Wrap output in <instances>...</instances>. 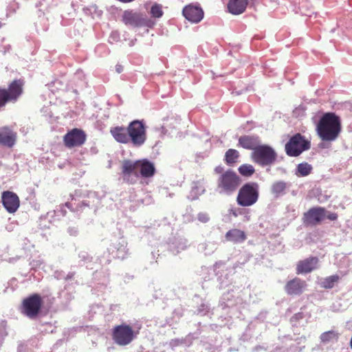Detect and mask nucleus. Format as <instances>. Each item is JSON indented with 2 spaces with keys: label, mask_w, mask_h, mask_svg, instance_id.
I'll use <instances>...</instances> for the list:
<instances>
[{
  "label": "nucleus",
  "mask_w": 352,
  "mask_h": 352,
  "mask_svg": "<svg viewBox=\"0 0 352 352\" xmlns=\"http://www.w3.org/2000/svg\"><path fill=\"white\" fill-rule=\"evenodd\" d=\"M164 12L160 4L155 3L151 8V14L154 18H160L162 16Z\"/></svg>",
  "instance_id": "nucleus-35"
},
{
  "label": "nucleus",
  "mask_w": 352,
  "mask_h": 352,
  "mask_svg": "<svg viewBox=\"0 0 352 352\" xmlns=\"http://www.w3.org/2000/svg\"><path fill=\"white\" fill-rule=\"evenodd\" d=\"M97 7L96 6H91L89 7H85L83 8V12L87 14H93V12H96Z\"/></svg>",
  "instance_id": "nucleus-44"
},
{
  "label": "nucleus",
  "mask_w": 352,
  "mask_h": 352,
  "mask_svg": "<svg viewBox=\"0 0 352 352\" xmlns=\"http://www.w3.org/2000/svg\"><path fill=\"white\" fill-rule=\"evenodd\" d=\"M11 46L10 45H2L0 44V52L6 54L10 51Z\"/></svg>",
  "instance_id": "nucleus-46"
},
{
  "label": "nucleus",
  "mask_w": 352,
  "mask_h": 352,
  "mask_svg": "<svg viewBox=\"0 0 352 352\" xmlns=\"http://www.w3.org/2000/svg\"><path fill=\"white\" fill-rule=\"evenodd\" d=\"M340 280V276L337 274L327 276L320 283V286L324 289H331Z\"/></svg>",
  "instance_id": "nucleus-27"
},
{
  "label": "nucleus",
  "mask_w": 352,
  "mask_h": 352,
  "mask_svg": "<svg viewBox=\"0 0 352 352\" xmlns=\"http://www.w3.org/2000/svg\"><path fill=\"white\" fill-rule=\"evenodd\" d=\"M259 145V140L258 137L254 135H242L239 138L238 146L243 148L254 151Z\"/></svg>",
  "instance_id": "nucleus-24"
},
{
  "label": "nucleus",
  "mask_w": 352,
  "mask_h": 352,
  "mask_svg": "<svg viewBox=\"0 0 352 352\" xmlns=\"http://www.w3.org/2000/svg\"><path fill=\"white\" fill-rule=\"evenodd\" d=\"M122 21L129 26L133 28H153L155 24V20L147 17L140 12H135L133 10H126L122 15Z\"/></svg>",
  "instance_id": "nucleus-6"
},
{
  "label": "nucleus",
  "mask_w": 352,
  "mask_h": 352,
  "mask_svg": "<svg viewBox=\"0 0 352 352\" xmlns=\"http://www.w3.org/2000/svg\"><path fill=\"white\" fill-rule=\"evenodd\" d=\"M310 147V142L300 133H296L287 142L285 149L288 156L297 157L303 151L309 150Z\"/></svg>",
  "instance_id": "nucleus-8"
},
{
  "label": "nucleus",
  "mask_w": 352,
  "mask_h": 352,
  "mask_svg": "<svg viewBox=\"0 0 352 352\" xmlns=\"http://www.w3.org/2000/svg\"><path fill=\"white\" fill-rule=\"evenodd\" d=\"M214 173L219 175L217 180V188L219 193L230 195L240 186L242 179L233 170H224L221 165L217 166L214 168Z\"/></svg>",
  "instance_id": "nucleus-2"
},
{
  "label": "nucleus",
  "mask_w": 352,
  "mask_h": 352,
  "mask_svg": "<svg viewBox=\"0 0 352 352\" xmlns=\"http://www.w3.org/2000/svg\"><path fill=\"white\" fill-rule=\"evenodd\" d=\"M240 157L239 152L234 148H229L224 155V162L228 166H233L238 162Z\"/></svg>",
  "instance_id": "nucleus-26"
},
{
  "label": "nucleus",
  "mask_w": 352,
  "mask_h": 352,
  "mask_svg": "<svg viewBox=\"0 0 352 352\" xmlns=\"http://www.w3.org/2000/svg\"><path fill=\"white\" fill-rule=\"evenodd\" d=\"M248 4V0H229L227 4L228 12L234 15L243 13Z\"/></svg>",
  "instance_id": "nucleus-23"
},
{
  "label": "nucleus",
  "mask_w": 352,
  "mask_h": 352,
  "mask_svg": "<svg viewBox=\"0 0 352 352\" xmlns=\"http://www.w3.org/2000/svg\"><path fill=\"white\" fill-rule=\"evenodd\" d=\"M250 157L255 164L263 167L268 166H272L276 161L277 153L270 146L259 144L251 153Z\"/></svg>",
  "instance_id": "nucleus-5"
},
{
  "label": "nucleus",
  "mask_w": 352,
  "mask_h": 352,
  "mask_svg": "<svg viewBox=\"0 0 352 352\" xmlns=\"http://www.w3.org/2000/svg\"><path fill=\"white\" fill-rule=\"evenodd\" d=\"M325 217V208L322 207L311 208L304 213L302 221L305 226H316L324 220Z\"/></svg>",
  "instance_id": "nucleus-14"
},
{
  "label": "nucleus",
  "mask_w": 352,
  "mask_h": 352,
  "mask_svg": "<svg viewBox=\"0 0 352 352\" xmlns=\"http://www.w3.org/2000/svg\"><path fill=\"white\" fill-rule=\"evenodd\" d=\"M287 188V184L283 181H278L274 182L272 186V192L276 195L283 193Z\"/></svg>",
  "instance_id": "nucleus-31"
},
{
  "label": "nucleus",
  "mask_w": 352,
  "mask_h": 352,
  "mask_svg": "<svg viewBox=\"0 0 352 352\" xmlns=\"http://www.w3.org/2000/svg\"><path fill=\"white\" fill-rule=\"evenodd\" d=\"M312 166L307 162L300 163L297 166L296 175L299 177H305L311 173Z\"/></svg>",
  "instance_id": "nucleus-28"
},
{
  "label": "nucleus",
  "mask_w": 352,
  "mask_h": 352,
  "mask_svg": "<svg viewBox=\"0 0 352 352\" xmlns=\"http://www.w3.org/2000/svg\"><path fill=\"white\" fill-rule=\"evenodd\" d=\"M115 69H116V72L118 73V74H120L123 72V66L120 64H117L115 67Z\"/></svg>",
  "instance_id": "nucleus-48"
},
{
  "label": "nucleus",
  "mask_w": 352,
  "mask_h": 352,
  "mask_svg": "<svg viewBox=\"0 0 352 352\" xmlns=\"http://www.w3.org/2000/svg\"><path fill=\"white\" fill-rule=\"evenodd\" d=\"M102 14V11H100V13L98 14V16H100Z\"/></svg>",
  "instance_id": "nucleus-50"
},
{
  "label": "nucleus",
  "mask_w": 352,
  "mask_h": 352,
  "mask_svg": "<svg viewBox=\"0 0 352 352\" xmlns=\"http://www.w3.org/2000/svg\"><path fill=\"white\" fill-rule=\"evenodd\" d=\"M319 259L316 256H310L303 260H300L296 265V274H308L317 269Z\"/></svg>",
  "instance_id": "nucleus-17"
},
{
  "label": "nucleus",
  "mask_w": 352,
  "mask_h": 352,
  "mask_svg": "<svg viewBox=\"0 0 352 352\" xmlns=\"http://www.w3.org/2000/svg\"><path fill=\"white\" fill-rule=\"evenodd\" d=\"M182 15L191 23H198L203 19L204 12L199 3H191L183 8Z\"/></svg>",
  "instance_id": "nucleus-13"
},
{
  "label": "nucleus",
  "mask_w": 352,
  "mask_h": 352,
  "mask_svg": "<svg viewBox=\"0 0 352 352\" xmlns=\"http://www.w3.org/2000/svg\"><path fill=\"white\" fill-rule=\"evenodd\" d=\"M307 287L305 280L295 277L286 282L284 289L288 296H300L307 289Z\"/></svg>",
  "instance_id": "nucleus-15"
},
{
  "label": "nucleus",
  "mask_w": 352,
  "mask_h": 352,
  "mask_svg": "<svg viewBox=\"0 0 352 352\" xmlns=\"http://www.w3.org/2000/svg\"><path fill=\"white\" fill-rule=\"evenodd\" d=\"M72 82L74 86L72 88L76 94H78V89H82L88 86L86 75L82 69H78L76 71Z\"/></svg>",
  "instance_id": "nucleus-22"
},
{
  "label": "nucleus",
  "mask_w": 352,
  "mask_h": 352,
  "mask_svg": "<svg viewBox=\"0 0 352 352\" xmlns=\"http://www.w3.org/2000/svg\"><path fill=\"white\" fill-rule=\"evenodd\" d=\"M120 41V34L118 30H113L109 36L108 42L110 44H115Z\"/></svg>",
  "instance_id": "nucleus-39"
},
{
  "label": "nucleus",
  "mask_w": 352,
  "mask_h": 352,
  "mask_svg": "<svg viewBox=\"0 0 352 352\" xmlns=\"http://www.w3.org/2000/svg\"><path fill=\"white\" fill-rule=\"evenodd\" d=\"M24 80L22 78L14 79L8 85L7 93L8 94L12 102H15L19 96L23 94V87L24 85Z\"/></svg>",
  "instance_id": "nucleus-19"
},
{
  "label": "nucleus",
  "mask_w": 352,
  "mask_h": 352,
  "mask_svg": "<svg viewBox=\"0 0 352 352\" xmlns=\"http://www.w3.org/2000/svg\"><path fill=\"white\" fill-rule=\"evenodd\" d=\"M19 4L15 0H12L6 8V15L10 16L16 12V11L19 9Z\"/></svg>",
  "instance_id": "nucleus-38"
},
{
  "label": "nucleus",
  "mask_w": 352,
  "mask_h": 352,
  "mask_svg": "<svg viewBox=\"0 0 352 352\" xmlns=\"http://www.w3.org/2000/svg\"><path fill=\"white\" fill-rule=\"evenodd\" d=\"M1 202L9 213H14L20 206V200L18 195L9 190H6L2 192Z\"/></svg>",
  "instance_id": "nucleus-16"
},
{
  "label": "nucleus",
  "mask_w": 352,
  "mask_h": 352,
  "mask_svg": "<svg viewBox=\"0 0 352 352\" xmlns=\"http://www.w3.org/2000/svg\"><path fill=\"white\" fill-rule=\"evenodd\" d=\"M45 0H38L35 4V7L38 8L41 14H44L45 11L47 10L48 6L45 3Z\"/></svg>",
  "instance_id": "nucleus-40"
},
{
  "label": "nucleus",
  "mask_w": 352,
  "mask_h": 352,
  "mask_svg": "<svg viewBox=\"0 0 352 352\" xmlns=\"http://www.w3.org/2000/svg\"><path fill=\"white\" fill-rule=\"evenodd\" d=\"M135 337V333L132 327L126 324L117 325L112 330V338L120 346L130 344Z\"/></svg>",
  "instance_id": "nucleus-10"
},
{
  "label": "nucleus",
  "mask_w": 352,
  "mask_h": 352,
  "mask_svg": "<svg viewBox=\"0 0 352 352\" xmlns=\"http://www.w3.org/2000/svg\"><path fill=\"white\" fill-rule=\"evenodd\" d=\"M248 101L250 102H258L261 101V98L256 94H251L248 97Z\"/></svg>",
  "instance_id": "nucleus-45"
},
{
  "label": "nucleus",
  "mask_w": 352,
  "mask_h": 352,
  "mask_svg": "<svg viewBox=\"0 0 352 352\" xmlns=\"http://www.w3.org/2000/svg\"><path fill=\"white\" fill-rule=\"evenodd\" d=\"M317 131L322 140H335L341 131L340 118L333 113L324 114L318 124Z\"/></svg>",
  "instance_id": "nucleus-3"
},
{
  "label": "nucleus",
  "mask_w": 352,
  "mask_h": 352,
  "mask_svg": "<svg viewBox=\"0 0 352 352\" xmlns=\"http://www.w3.org/2000/svg\"><path fill=\"white\" fill-rule=\"evenodd\" d=\"M338 338L339 333L333 330L325 331L320 336V339L322 343H328L333 340H338Z\"/></svg>",
  "instance_id": "nucleus-29"
},
{
  "label": "nucleus",
  "mask_w": 352,
  "mask_h": 352,
  "mask_svg": "<svg viewBox=\"0 0 352 352\" xmlns=\"http://www.w3.org/2000/svg\"><path fill=\"white\" fill-rule=\"evenodd\" d=\"M151 91L155 94H157L159 91V87L154 80L148 82L143 89V93L145 95Z\"/></svg>",
  "instance_id": "nucleus-36"
},
{
  "label": "nucleus",
  "mask_w": 352,
  "mask_h": 352,
  "mask_svg": "<svg viewBox=\"0 0 352 352\" xmlns=\"http://www.w3.org/2000/svg\"><path fill=\"white\" fill-rule=\"evenodd\" d=\"M221 96L222 92L220 89L215 87L209 89L205 95V106L212 109L219 102Z\"/></svg>",
  "instance_id": "nucleus-21"
},
{
  "label": "nucleus",
  "mask_w": 352,
  "mask_h": 352,
  "mask_svg": "<svg viewBox=\"0 0 352 352\" xmlns=\"http://www.w3.org/2000/svg\"><path fill=\"white\" fill-rule=\"evenodd\" d=\"M226 87L231 91V94L235 96L241 95L248 90L246 87L237 89L233 82H226Z\"/></svg>",
  "instance_id": "nucleus-33"
},
{
  "label": "nucleus",
  "mask_w": 352,
  "mask_h": 352,
  "mask_svg": "<svg viewBox=\"0 0 352 352\" xmlns=\"http://www.w3.org/2000/svg\"><path fill=\"white\" fill-rule=\"evenodd\" d=\"M238 171L241 175L249 177L255 173V169L251 164H243L238 168Z\"/></svg>",
  "instance_id": "nucleus-30"
},
{
  "label": "nucleus",
  "mask_w": 352,
  "mask_h": 352,
  "mask_svg": "<svg viewBox=\"0 0 352 352\" xmlns=\"http://www.w3.org/2000/svg\"><path fill=\"white\" fill-rule=\"evenodd\" d=\"M318 102V100L316 99H305L303 98L302 102L294 110H306L307 109V105L310 104H316Z\"/></svg>",
  "instance_id": "nucleus-37"
},
{
  "label": "nucleus",
  "mask_w": 352,
  "mask_h": 352,
  "mask_svg": "<svg viewBox=\"0 0 352 352\" xmlns=\"http://www.w3.org/2000/svg\"><path fill=\"white\" fill-rule=\"evenodd\" d=\"M226 239L234 243H241L246 239V234L243 231L234 228L226 232Z\"/></svg>",
  "instance_id": "nucleus-25"
},
{
  "label": "nucleus",
  "mask_w": 352,
  "mask_h": 352,
  "mask_svg": "<svg viewBox=\"0 0 352 352\" xmlns=\"http://www.w3.org/2000/svg\"><path fill=\"white\" fill-rule=\"evenodd\" d=\"M86 140L85 132L78 128L68 131L63 138V144L67 148L80 147L85 143Z\"/></svg>",
  "instance_id": "nucleus-11"
},
{
  "label": "nucleus",
  "mask_w": 352,
  "mask_h": 352,
  "mask_svg": "<svg viewBox=\"0 0 352 352\" xmlns=\"http://www.w3.org/2000/svg\"><path fill=\"white\" fill-rule=\"evenodd\" d=\"M197 219L201 223H207L210 220L209 215L205 212H199L197 214Z\"/></svg>",
  "instance_id": "nucleus-43"
},
{
  "label": "nucleus",
  "mask_w": 352,
  "mask_h": 352,
  "mask_svg": "<svg viewBox=\"0 0 352 352\" xmlns=\"http://www.w3.org/2000/svg\"><path fill=\"white\" fill-rule=\"evenodd\" d=\"M94 52L95 54L99 57L105 56L110 54V50L109 47L104 43H100L97 45Z\"/></svg>",
  "instance_id": "nucleus-32"
},
{
  "label": "nucleus",
  "mask_w": 352,
  "mask_h": 352,
  "mask_svg": "<svg viewBox=\"0 0 352 352\" xmlns=\"http://www.w3.org/2000/svg\"><path fill=\"white\" fill-rule=\"evenodd\" d=\"M10 102H12V100L7 93L6 89L0 87V109Z\"/></svg>",
  "instance_id": "nucleus-34"
},
{
  "label": "nucleus",
  "mask_w": 352,
  "mask_h": 352,
  "mask_svg": "<svg viewBox=\"0 0 352 352\" xmlns=\"http://www.w3.org/2000/svg\"><path fill=\"white\" fill-rule=\"evenodd\" d=\"M62 65H56L54 80L47 84L53 93L69 91V80L67 78V71L60 69Z\"/></svg>",
  "instance_id": "nucleus-12"
},
{
  "label": "nucleus",
  "mask_w": 352,
  "mask_h": 352,
  "mask_svg": "<svg viewBox=\"0 0 352 352\" xmlns=\"http://www.w3.org/2000/svg\"><path fill=\"white\" fill-rule=\"evenodd\" d=\"M123 103V101L120 95L116 94L113 97L111 98L110 102L109 104H113L116 107H119Z\"/></svg>",
  "instance_id": "nucleus-41"
},
{
  "label": "nucleus",
  "mask_w": 352,
  "mask_h": 352,
  "mask_svg": "<svg viewBox=\"0 0 352 352\" xmlns=\"http://www.w3.org/2000/svg\"><path fill=\"white\" fill-rule=\"evenodd\" d=\"M325 218L331 220V221H335L338 219V214L335 212H329V214H326Z\"/></svg>",
  "instance_id": "nucleus-47"
},
{
  "label": "nucleus",
  "mask_w": 352,
  "mask_h": 352,
  "mask_svg": "<svg viewBox=\"0 0 352 352\" xmlns=\"http://www.w3.org/2000/svg\"><path fill=\"white\" fill-rule=\"evenodd\" d=\"M129 144L135 147L142 146L146 142V129L142 121L133 120L128 125Z\"/></svg>",
  "instance_id": "nucleus-7"
},
{
  "label": "nucleus",
  "mask_w": 352,
  "mask_h": 352,
  "mask_svg": "<svg viewBox=\"0 0 352 352\" xmlns=\"http://www.w3.org/2000/svg\"><path fill=\"white\" fill-rule=\"evenodd\" d=\"M156 170L153 162L147 159L135 161L124 160L122 162L121 175L124 182L134 184L138 178H151L155 174Z\"/></svg>",
  "instance_id": "nucleus-1"
},
{
  "label": "nucleus",
  "mask_w": 352,
  "mask_h": 352,
  "mask_svg": "<svg viewBox=\"0 0 352 352\" xmlns=\"http://www.w3.org/2000/svg\"><path fill=\"white\" fill-rule=\"evenodd\" d=\"M232 214L235 217H236L238 216V214L236 210L232 211Z\"/></svg>",
  "instance_id": "nucleus-49"
},
{
  "label": "nucleus",
  "mask_w": 352,
  "mask_h": 352,
  "mask_svg": "<svg viewBox=\"0 0 352 352\" xmlns=\"http://www.w3.org/2000/svg\"><path fill=\"white\" fill-rule=\"evenodd\" d=\"M110 133L115 140L121 144H129L128 126H117L110 129Z\"/></svg>",
  "instance_id": "nucleus-20"
},
{
  "label": "nucleus",
  "mask_w": 352,
  "mask_h": 352,
  "mask_svg": "<svg viewBox=\"0 0 352 352\" xmlns=\"http://www.w3.org/2000/svg\"><path fill=\"white\" fill-rule=\"evenodd\" d=\"M17 135L8 126L0 128V144L12 148L16 143Z\"/></svg>",
  "instance_id": "nucleus-18"
},
{
  "label": "nucleus",
  "mask_w": 352,
  "mask_h": 352,
  "mask_svg": "<svg viewBox=\"0 0 352 352\" xmlns=\"http://www.w3.org/2000/svg\"><path fill=\"white\" fill-rule=\"evenodd\" d=\"M259 197V186L256 182L243 184L239 190L236 196L237 204L242 207H249L255 204Z\"/></svg>",
  "instance_id": "nucleus-4"
},
{
  "label": "nucleus",
  "mask_w": 352,
  "mask_h": 352,
  "mask_svg": "<svg viewBox=\"0 0 352 352\" xmlns=\"http://www.w3.org/2000/svg\"><path fill=\"white\" fill-rule=\"evenodd\" d=\"M43 305L40 294H33L24 298L21 304V312L30 318H35L39 314Z\"/></svg>",
  "instance_id": "nucleus-9"
},
{
  "label": "nucleus",
  "mask_w": 352,
  "mask_h": 352,
  "mask_svg": "<svg viewBox=\"0 0 352 352\" xmlns=\"http://www.w3.org/2000/svg\"><path fill=\"white\" fill-rule=\"evenodd\" d=\"M338 110H352V103L349 101H344L337 104Z\"/></svg>",
  "instance_id": "nucleus-42"
}]
</instances>
